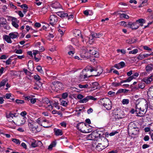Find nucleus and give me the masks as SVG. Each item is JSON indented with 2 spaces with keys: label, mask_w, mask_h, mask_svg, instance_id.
<instances>
[{
  "label": "nucleus",
  "mask_w": 153,
  "mask_h": 153,
  "mask_svg": "<svg viewBox=\"0 0 153 153\" xmlns=\"http://www.w3.org/2000/svg\"><path fill=\"white\" fill-rule=\"evenodd\" d=\"M148 104L146 101L144 100L143 102H140L135 105V112H137L138 116L142 117L146 112L148 108Z\"/></svg>",
  "instance_id": "obj_1"
},
{
  "label": "nucleus",
  "mask_w": 153,
  "mask_h": 153,
  "mask_svg": "<svg viewBox=\"0 0 153 153\" xmlns=\"http://www.w3.org/2000/svg\"><path fill=\"white\" fill-rule=\"evenodd\" d=\"M104 135H101L100 138H98L97 142L93 143L92 144V146L94 147L96 144H100L103 146L105 148L107 147L109 145L108 140L103 136Z\"/></svg>",
  "instance_id": "obj_2"
},
{
  "label": "nucleus",
  "mask_w": 153,
  "mask_h": 153,
  "mask_svg": "<svg viewBox=\"0 0 153 153\" xmlns=\"http://www.w3.org/2000/svg\"><path fill=\"white\" fill-rule=\"evenodd\" d=\"M104 135L103 132L100 131L98 130L94 131L88 136V138L90 140H94L97 142L98 138H100L101 135Z\"/></svg>",
  "instance_id": "obj_3"
},
{
  "label": "nucleus",
  "mask_w": 153,
  "mask_h": 153,
  "mask_svg": "<svg viewBox=\"0 0 153 153\" xmlns=\"http://www.w3.org/2000/svg\"><path fill=\"white\" fill-rule=\"evenodd\" d=\"M63 88V85L61 82L57 81L53 82L51 85V88L54 91L59 92V90Z\"/></svg>",
  "instance_id": "obj_4"
},
{
  "label": "nucleus",
  "mask_w": 153,
  "mask_h": 153,
  "mask_svg": "<svg viewBox=\"0 0 153 153\" xmlns=\"http://www.w3.org/2000/svg\"><path fill=\"white\" fill-rule=\"evenodd\" d=\"M99 102L108 110H109L111 108V102L108 98H102L100 100Z\"/></svg>",
  "instance_id": "obj_5"
},
{
  "label": "nucleus",
  "mask_w": 153,
  "mask_h": 153,
  "mask_svg": "<svg viewBox=\"0 0 153 153\" xmlns=\"http://www.w3.org/2000/svg\"><path fill=\"white\" fill-rule=\"evenodd\" d=\"M76 127L80 131L83 133H88L91 131V129H85V123L83 122L77 124Z\"/></svg>",
  "instance_id": "obj_6"
},
{
  "label": "nucleus",
  "mask_w": 153,
  "mask_h": 153,
  "mask_svg": "<svg viewBox=\"0 0 153 153\" xmlns=\"http://www.w3.org/2000/svg\"><path fill=\"white\" fill-rule=\"evenodd\" d=\"M88 71H90L91 72L93 71H95L97 72V75H100L102 72L103 69L102 67L100 66H98L97 68H93L92 67H89L87 68Z\"/></svg>",
  "instance_id": "obj_7"
},
{
  "label": "nucleus",
  "mask_w": 153,
  "mask_h": 153,
  "mask_svg": "<svg viewBox=\"0 0 153 153\" xmlns=\"http://www.w3.org/2000/svg\"><path fill=\"white\" fill-rule=\"evenodd\" d=\"M50 24L52 26L55 25L57 22L58 17L56 15H51L49 18Z\"/></svg>",
  "instance_id": "obj_8"
},
{
  "label": "nucleus",
  "mask_w": 153,
  "mask_h": 153,
  "mask_svg": "<svg viewBox=\"0 0 153 153\" xmlns=\"http://www.w3.org/2000/svg\"><path fill=\"white\" fill-rule=\"evenodd\" d=\"M7 22L6 19L2 17H0V27H4V28L6 26Z\"/></svg>",
  "instance_id": "obj_9"
},
{
  "label": "nucleus",
  "mask_w": 153,
  "mask_h": 153,
  "mask_svg": "<svg viewBox=\"0 0 153 153\" xmlns=\"http://www.w3.org/2000/svg\"><path fill=\"white\" fill-rule=\"evenodd\" d=\"M123 112L122 111H119L115 114V118L116 119H122L124 117L123 115Z\"/></svg>",
  "instance_id": "obj_10"
},
{
  "label": "nucleus",
  "mask_w": 153,
  "mask_h": 153,
  "mask_svg": "<svg viewBox=\"0 0 153 153\" xmlns=\"http://www.w3.org/2000/svg\"><path fill=\"white\" fill-rule=\"evenodd\" d=\"M19 23V21L17 19L15 18H13L12 19V24L13 26L16 28H18L19 26L18 24Z\"/></svg>",
  "instance_id": "obj_11"
},
{
  "label": "nucleus",
  "mask_w": 153,
  "mask_h": 153,
  "mask_svg": "<svg viewBox=\"0 0 153 153\" xmlns=\"http://www.w3.org/2000/svg\"><path fill=\"white\" fill-rule=\"evenodd\" d=\"M150 75L149 77H145L143 78V82L146 83H150L152 80V77L153 76V75L152 74H151Z\"/></svg>",
  "instance_id": "obj_12"
},
{
  "label": "nucleus",
  "mask_w": 153,
  "mask_h": 153,
  "mask_svg": "<svg viewBox=\"0 0 153 153\" xmlns=\"http://www.w3.org/2000/svg\"><path fill=\"white\" fill-rule=\"evenodd\" d=\"M138 131L139 129L138 128L128 130L129 134L134 135H136L137 134H138Z\"/></svg>",
  "instance_id": "obj_13"
},
{
  "label": "nucleus",
  "mask_w": 153,
  "mask_h": 153,
  "mask_svg": "<svg viewBox=\"0 0 153 153\" xmlns=\"http://www.w3.org/2000/svg\"><path fill=\"white\" fill-rule=\"evenodd\" d=\"M51 7L56 9L61 8V6L60 4L57 2H55L51 4Z\"/></svg>",
  "instance_id": "obj_14"
},
{
  "label": "nucleus",
  "mask_w": 153,
  "mask_h": 153,
  "mask_svg": "<svg viewBox=\"0 0 153 153\" xmlns=\"http://www.w3.org/2000/svg\"><path fill=\"white\" fill-rule=\"evenodd\" d=\"M138 128L137 127L136 124L133 122H131L128 126V130H131L134 128Z\"/></svg>",
  "instance_id": "obj_15"
},
{
  "label": "nucleus",
  "mask_w": 153,
  "mask_h": 153,
  "mask_svg": "<svg viewBox=\"0 0 153 153\" xmlns=\"http://www.w3.org/2000/svg\"><path fill=\"white\" fill-rule=\"evenodd\" d=\"M58 15L62 18H65L68 17V14L65 13L62 11H58L57 12Z\"/></svg>",
  "instance_id": "obj_16"
},
{
  "label": "nucleus",
  "mask_w": 153,
  "mask_h": 153,
  "mask_svg": "<svg viewBox=\"0 0 153 153\" xmlns=\"http://www.w3.org/2000/svg\"><path fill=\"white\" fill-rule=\"evenodd\" d=\"M9 35L11 38L12 39H16L19 36V34L17 32H12Z\"/></svg>",
  "instance_id": "obj_17"
},
{
  "label": "nucleus",
  "mask_w": 153,
  "mask_h": 153,
  "mask_svg": "<svg viewBox=\"0 0 153 153\" xmlns=\"http://www.w3.org/2000/svg\"><path fill=\"white\" fill-rule=\"evenodd\" d=\"M25 122V119L24 117L20 118L17 120L18 123L19 125V126L24 124Z\"/></svg>",
  "instance_id": "obj_18"
},
{
  "label": "nucleus",
  "mask_w": 153,
  "mask_h": 153,
  "mask_svg": "<svg viewBox=\"0 0 153 153\" xmlns=\"http://www.w3.org/2000/svg\"><path fill=\"white\" fill-rule=\"evenodd\" d=\"M3 38L8 43H12V41L11 39V38L9 35H5L4 36Z\"/></svg>",
  "instance_id": "obj_19"
},
{
  "label": "nucleus",
  "mask_w": 153,
  "mask_h": 153,
  "mask_svg": "<svg viewBox=\"0 0 153 153\" xmlns=\"http://www.w3.org/2000/svg\"><path fill=\"white\" fill-rule=\"evenodd\" d=\"M42 83L41 82H36L33 88L36 90H39L42 86Z\"/></svg>",
  "instance_id": "obj_20"
},
{
  "label": "nucleus",
  "mask_w": 153,
  "mask_h": 153,
  "mask_svg": "<svg viewBox=\"0 0 153 153\" xmlns=\"http://www.w3.org/2000/svg\"><path fill=\"white\" fill-rule=\"evenodd\" d=\"M128 25L129 26H130V27L132 28V29H137L139 27L138 25L136 22L132 24L129 23Z\"/></svg>",
  "instance_id": "obj_21"
},
{
  "label": "nucleus",
  "mask_w": 153,
  "mask_h": 153,
  "mask_svg": "<svg viewBox=\"0 0 153 153\" xmlns=\"http://www.w3.org/2000/svg\"><path fill=\"white\" fill-rule=\"evenodd\" d=\"M153 69V65L152 64L148 65L146 67V71L149 72L152 71Z\"/></svg>",
  "instance_id": "obj_22"
},
{
  "label": "nucleus",
  "mask_w": 153,
  "mask_h": 153,
  "mask_svg": "<svg viewBox=\"0 0 153 153\" xmlns=\"http://www.w3.org/2000/svg\"><path fill=\"white\" fill-rule=\"evenodd\" d=\"M74 35L75 37L79 36L81 34V31L78 29H75L73 31Z\"/></svg>",
  "instance_id": "obj_23"
},
{
  "label": "nucleus",
  "mask_w": 153,
  "mask_h": 153,
  "mask_svg": "<svg viewBox=\"0 0 153 153\" xmlns=\"http://www.w3.org/2000/svg\"><path fill=\"white\" fill-rule=\"evenodd\" d=\"M45 102V103L47 104H48L50 103V105H48V107L50 108H51L52 109H53V107L52 105H51V104H52L53 102L52 101H51L48 98H45L44 99Z\"/></svg>",
  "instance_id": "obj_24"
},
{
  "label": "nucleus",
  "mask_w": 153,
  "mask_h": 153,
  "mask_svg": "<svg viewBox=\"0 0 153 153\" xmlns=\"http://www.w3.org/2000/svg\"><path fill=\"white\" fill-rule=\"evenodd\" d=\"M95 149L98 151H102L105 148L103 146L101 145L100 144H97V145L96 146Z\"/></svg>",
  "instance_id": "obj_25"
},
{
  "label": "nucleus",
  "mask_w": 153,
  "mask_h": 153,
  "mask_svg": "<svg viewBox=\"0 0 153 153\" xmlns=\"http://www.w3.org/2000/svg\"><path fill=\"white\" fill-rule=\"evenodd\" d=\"M120 18H124L128 19L129 18V16L128 15L124 13H118Z\"/></svg>",
  "instance_id": "obj_26"
},
{
  "label": "nucleus",
  "mask_w": 153,
  "mask_h": 153,
  "mask_svg": "<svg viewBox=\"0 0 153 153\" xmlns=\"http://www.w3.org/2000/svg\"><path fill=\"white\" fill-rule=\"evenodd\" d=\"M88 52L90 54L92 55H96L95 56L98 57V54L96 55V54L97 53V52L96 51H95L93 49H89V50L88 49Z\"/></svg>",
  "instance_id": "obj_27"
},
{
  "label": "nucleus",
  "mask_w": 153,
  "mask_h": 153,
  "mask_svg": "<svg viewBox=\"0 0 153 153\" xmlns=\"http://www.w3.org/2000/svg\"><path fill=\"white\" fill-rule=\"evenodd\" d=\"M7 82V80L6 79H4L2 80L0 83V89H1L3 88L6 84Z\"/></svg>",
  "instance_id": "obj_28"
},
{
  "label": "nucleus",
  "mask_w": 153,
  "mask_h": 153,
  "mask_svg": "<svg viewBox=\"0 0 153 153\" xmlns=\"http://www.w3.org/2000/svg\"><path fill=\"white\" fill-rule=\"evenodd\" d=\"M88 76L87 74L83 75V73L82 72L80 73L79 78L81 80H83L84 79L88 77Z\"/></svg>",
  "instance_id": "obj_29"
},
{
  "label": "nucleus",
  "mask_w": 153,
  "mask_h": 153,
  "mask_svg": "<svg viewBox=\"0 0 153 153\" xmlns=\"http://www.w3.org/2000/svg\"><path fill=\"white\" fill-rule=\"evenodd\" d=\"M147 0H141V4L139 6V7H143L147 4Z\"/></svg>",
  "instance_id": "obj_30"
},
{
  "label": "nucleus",
  "mask_w": 153,
  "mask_h": 153,
  "mask_svg": "<svg viewBox=\"0 0 153 153\" xmlns=\"http://www.w3.org/2000/svg\"><path fill=\"white\" fill-rule=\"evenodd\" d=\"M99 85L98 83L97 82H94L92 83V88L93 90H95L97 88Z\"/></svg>",
  "instance_id": "obj_31"
},
{
  "label": "nucleus",
  "mask_w": 153,
  "mask_h": 153,
  "mask_svg": "<svg viewBox=\"0 0 153 153\" xmlns=\"http://www.w3.org/2000/svg\"><path fill=\"white\" fill-rule=\"evenodd\" d=\"M97 33H92L91 35L89 36L88 38L89 41H90L91 40H92L93 38H97Z\"/></svg>",
  "instance_id": "obj_32"
},
{
  "label": "nucleus",
  "mask_w": 153,
  "mask_h": 153,
  "mask_svg": "<svg viewBox=\"0 0 153 153\" xmlns=\"http://www.w3.org/2000/svg\"><path fill=\"white\" fill-rule=\"evenodd\" d=\"M28 125L30 128L31 129L32 131H34V130L36 129L38 127V126H36H36L34 127L33 125L31 124V123L30 122L28 123Z\"/></svg>",
  "instance_id": "obj_33"
},
{
  "label": "nucleus",
  "mask_w": 153,
  "mask_h": 153,
  "mask_svg": "<svg viewBox=\"0 0 153 153\" xmlns=\"http://www.w3.org/2000/svg\"><path fill=\"white\" fill-rule=\"evenodd\" d=\"M55 135L56 136L62 135V130L60 129H57L55 131Z\"/></svg>",
  "instance_id": "obj_34"
},
{
  "label": "nucleus",
  "mask_w": 153,
  "mask_h": 153,
  "mask_svg": "<svg viewBox=\"0 0 153 153\" xmlns=\"http://www.w3.org/2000/svg\"><path fill=\"white\" fill-rule=\"evenodd\" d=\"M37 143L39 145H41L42 143L40 141H38L37 142ZM37 143L36 142H35L34 143H32L31 144V146L32 147H35L37 146Z\"/></svg>",
  "instance_id": "obj_35"
},
{
  "label": "nucleus",
  "mask_w": 153,
  "mask_h": 153,
  "mask_svg": "<svg viewBox=\"0 0 153 153\" xmlns=\"http://www.w3.org/2000/svg\"><path fill=\"white\" fill-rule=\"evenodd\" d=\"M149 102V107L150 109H153V99H151Z\"/></svg>",
  "instance_id": "obj_36"
},
{
  "label": "nucleus",
  "mask_w": 153,
  "mask_h": 153,
  "mask_svg": "<svg viewBox=\"0 0 153 153\" xmlns=\"http://www.w3.org/2000/svg\"><path fill=\"white\" fill-rule=\"evenodd\" d=\"M147 95L148 96L149 95H153V87L150 88L149 90L147 92Z\"/></svg>",
  "instance_id": "obj_37"
},
{
  "label": "nucleus",
  "mask_w": 153,
  "mask_h": 153,
  "mask_svg": "<svg viewBox=\"0 0 153 153\" xmlns=\"http://www.w3.org/2000/svg\"><path fill=\"white\" fill-rule=\"evenodd\" d=\"M88 96H87V97L84 98V99H83L82 100H80L79 102H80V103H84V102H87V101H88Z\"/></svg>",
  "instance_id": "obj_38"
},
{
  "label": "nucleus",
  "mask_w": 153,
  "mask_h": 153,
  "mask_svg": "<svg viewBox=\"0 0 153 153\" xmlns=\"http://www.w3.org/2000/svg\"><path fill=\"white\" fill-rule=\"evenodd\" d=\"M138 50L137 49H135L134 50H133L132 51H129V54H136L137 53H138Z\"/></svg>",
  "instance_id": "obj_39"
},
{
  "label": "nucleus",
  "mask_w": 153,
  "mask_h": 153,
  "mask_svg": "<svg viewBox=\"0 0 153 153\" xmlns=\"http://www.w3.org/2000/svg\"><path fill=\"white\" fill-rule=\"evenodd\" d=\"M129 102V100L127 99H123L122 101V103L123 105H127Z\"/></svg>",
  "instance_id": "obj_40"
},
{
  "label": "nucleus",
  "mask_w": 153,
  "mask_h": 153,
  "mask_svg": "<svg viewBox=\"0 0 153 153\" xmlns=\"http://www.w3.org/2000/svg\"><path fill=\"white\" fill-rule=\"evenodd\" d=\"M136 22L140 24H143L145 23V20L143 19H140L137 20Z\"/></svg>",
  "instance_id": "obj_41"
},
{
  "label": "nucleus",
  "mask_w": 153,
  "mask_h": 153,
  "mask_svg": "<svg viewBox=\"0 0 153 153\" xmlns=\"http://www.w3.org/2000/svg\"><path fill=\"white\" fill-rule=\"evenodd\" d=\"M88 85L87 84H86L84 85H82L81 84H79V87L81 88H88Z\"/></svg>",
  "instance_id": "obj_42"
},
{
  "label": "nucleus",
  "mask_w": 153,
  "mask_h": 153,
  "mask_svg": "<svg viewBox=\"0 0 153 153\" xmlns=\"http://www.w3.org/2000/svg\"><path fill=\"white\" fill-rule=\"evenodd\" d=\"M136 42V40H134V41L132 40V39H127L126 41V43H131L134 42Z\"/></svg>",
  "instance_id": "obj_43"
},
{
  "label": "nucleus",
  "mask_w": 153,
  "mask_h": 153,
  "mask_svg": "<svg viewBox=\"0 0 153 153\" xmlns=\"http://www.w3.org/2000/svg\"><path fill=\"white\" fill-rule=\"evenodd\" d=\"M12 141L14 143H16V144H20V141L19 140L16 139H12Z\"/></svg>",
  "instance_id": "obj_44"
},
{
  "label": "nucleus",
  "mask_w": 153,
  "mask_h": 153,
  "mask_svg": "<svg viewBox=\"0 0 153 153\" xmlns=\"http://www.w3.org/2000/svg\"><path fill=\"white\" fill-rule=\"evenodd\" d=\"M16 102L17 103H18V104H23L25 102L24 100H18V99H16Z\"/></svg>",
  "instance_id": "obj_45"
},
{
  "label": "nucleus",
  "mask_w": 153,
  "mask_h": 153,
  "mask_svg": "<svg viewBox=\"0 0 153 153\" xmlns=\"http://www.w3.org/2000/svg\"><path fill=\"white\" fill-rule=\"evenodd\" d=\"M34 79L36 80V82H40L39 80H40V76L38 75L34 76Z\"/></svg>",
  "instance_id": "obj_46"
},
{
  "label": "nucleus",
  "mask_w": 153,
  "mask_h": 153,
  "mask_svg": "<svg viewBox=\"0 0 153 153\" xmlns=\"http://www.w3.org/2000/svg\"><path fill=\"white\" fill-rule=\"evenodd\" d=\"M24 72L26 74L30 76L32 74V73L28 71L27 69H24L23 70Z\"/></svg>",
  "instance_id": "obj_47"
},
{
  "label": "nucleus",
  "mask_w": 153,
  "mask_h": 153,
  "mask_svg": "<svg viewBox=\"0 0 153 153\" xmlns=\"http://www.w3.org/2000/svg\"><path fill=\"white\" fill-rule=\"evenodd\" d=\"M12 62V60L10 58H9L6 61H4V62H5L6 65H9L11 64Z\"/></svg>",
  "instance_id": "obj_48"
},
{
  "label": "nucleus",
  "mask_w": 153,
  "mask_h": 153,
  "mask_svg": "<svg viewBox=\"0 0 153 153\" xmlns=\"http://www.w3.org/2000/svg\"><path fill=\"white\" fill-rule=\"evenodd\" d=\"M117 51L118 53L121 52L122 53L125 54L126 53V50L124 49H118L117 50Z\"/></svg>",
  "instance_id": "obj_49"
},
{
  "label": "nucleus",
  "mask_w": 153,
  "mask_h": 153,
  "mask_svg": "<svg viewBox=\"0 0 153 153\" xmlns=\"http://www.w3.org/2000/svg\"><path fill=\"white\" fill-rule=\"evenodd\" d=\"M36 69L38 71L42 73L43 72L42 67L40 66H38L37 67Z\"/></svg>",
  "instance_id": "obj_50"
},
{
  "label": "nucleus",
  "mask_w": 153,
  "mask_h": 153,
  "mask_svg": "<svg viewBox=\"0 0 153 153\" xmlns=\"http://www.w3.org/2000/svg\"><path fill=\"white\" fill-rule=\"evenodd\" d=\"M61 105L63 106H66L68 105V103L66 101L62 100L61 102Z\"/></svg>",
  "instance_id": "obj_51"
},
{
  "label": "nucleus",
  "mask_w": 153,
  "mask_h": 153,
  "mask_svg": "<svg viewBox=\"0 0 153 153\" xmlns=\"http://www.w3.org/2000/svg\"><path fill=\"white\" fill-rule=\"evenodd\" d=\"M20 7L22 8H23L24 10H26L28 8L27 5L26 4H23V5H21L20 6Z\"/></svg>",
  "instance_id": "obj_52"
},
{
  "label": "nucleus",
  "mask_w": 153,
  "mask_h": 153,
  "mask_svg": "<svg viewBox=\"0 0 153 153\" xmlns=\"http://www.w3.org/2000/svg\"><path fill=\"white\" fill-rule=\"evenodd\" d=\"M13 117H15V116L14 115V114L11 113H9L8 115H7V118H10V117L13 118Z\"/></svg>",
  "instance_id": "obj_53"
},
{
  "label": "nucleus",
  "mask_w": 153,
  "mask_h": 153,
  "mask_svg": "<svg viewBox=\"0 0 153 153\" xmlns=\"http://www.w3.org/2000/svg\"><path fill=\"white\" fill-rule=\"evenodd\" d=\"M59 103L57 101H55L54 103L53 104V105L56 108H57L58 109H60V108H59V107L58 106V105Z\"/></svg>",
  "instance_id": "obj_54"
},
{
  "label": "nucleus",
  "mask_w": 153,
  "mask_h": 153,
  "mask_svg": "<svg viewBox=\"0 0 153 153\" xmlns=\"http://www.w3.org/2000/svg\"><path fill=\"white\" fill-rule=\"evenodd\" d=\"M121 68H123L125 66V63L123 62H121L119 63Z\"/></svg>",
  "instance_id": "obj_55"
},
{
  "label": "nucleus",
  "mask_w": 153,
  "mask_h": 153,
  "mask_svg": "<svg viewBox=\"0 0 153 153\" xmlns=\"http://www.w3.org/2000/svg\"><path fill=\"white\" fill-rule=\"evenodd\" d=\"M75 53V52L74 49H72L70 51L68 52V54L72 56V55Z\"/></svg>",
  "instance_id": "obj_56"
},
{
  "label": "nucleus",
  "mask_w": 153,
  "mask_h": 153,
  "mask_svg": "<svg viewBox=\"0 0 153 153\" xmlns=\"http://www.w3.org/2000/svg\"><path fill=\"white\" fill-rule=\"evenodd\" d=\"M143 49L145 50L148 51H151L152 49L146 46H144L143 47Z\"/></svg>",
  "instance_id": "obj_57"
},
{
  "label": "nucleus",
  "mask_w": 153,
  "mask_h": 153,
  "mask_svg": "<svg viewBox=\"0 0 153 153\" xmlns=\"http://www.w3.org/2000/svg\"><path fill=\"white\" fill-rule=\"evenodd\" d=\"M39 51L38 50H33V54L34 56H36L37 54L39 53Z\"/></svg>",
  "instance_id": "obj_58"
},
{
  "label": "nucleus",
  "mask_w": 153,
  "mask_h": 153,
  "mask_svg": "<svg viewBox=\"0 0 153 153\" xmlns=\"http://www.w3.org/2000/svg\"><path fill=\"white\" fill-rule=\"evenodd\" d=\"M124 90L123 89H120L116 93V95H117L118 94V93L123 92Z\"/></svg>",
  "instance_id": "obj_59"
},
{
  "label": "nucleus",
  "mask_w": 153,
  "mask_h": 153,
  "mask_svg": "<svg viewBox=\"0 0 153 153\" xmlns=\"http://www.w3.org/2000/svg\"><path fill=\"white\" fill-rule=\"evenodd\" d=\"M7 57L6 55H3L1 56L0 57V59H6Z\"/></svg>",
  "instance_id": "obj_60"
},
{
  "label": "nucleus",
  "mask_w": 153,
  "mask_h": 153,
  "mask_svg": "<svg viewBox=\"0 0 153 153\" xmlns=\"http://www.w3.org/2000/svg\"><path fill=\"white\" fill-rule=\"evenodd\" d=\"M88 99L94 100H96L97 99V98H94L93 96H88Z\"/></svg>",
  "instance_id": "obj_61"
},
{
  "label": "nucleus",
  "mask_w": 153,
  "mask_h": 153,
  "mask_svg": "<svg viewBox=\"0 0 153 153\" xmlns=\"http://www.w3.org/2000/svg\"><path fill=\"white\" fill-rule=\"evenodd\" d=\"M139 73H136L133 74V75L132 76H133V79H135L136 77H137L139 76Z\"/></svg>",
  "instance_id": "obj_62"
},
{
  "label": "nucleus",
  "mask_w": 153,
  "mask_h": 153,
  "mask_svg": "<svg viewBox=\"0 0 153 153\" xmlns=\"http://www.w3.org/2000/svg\"><path fill=\"white\" fill-rule=\"evenodd\" d=\"M149 147V145L147 144H143L142 146V148L143 149H145Z\"/></svg>",
  "instance_id": "obj_63"
},
{
  "label": "nucleus",
  "mask_w": 153,
  "mask_h": 153,
  "mask_svg": "<svg viewBox=\"0 0 153 153\" xmlns=\"http://www.w3.org/2000/svg\"><path fill=\"white\" fill-rule=\"evenodd\" d=\"M133 76H131L129 77L127 79V81H128V82H130L133 79Z\"/></svg>",
  "instance_id": "obj_64"
}]
</instances>
